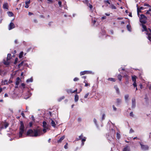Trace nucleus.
<instances>
[{"label": "nucleus", "mask_w": 151, "mask_h": 151, "mask_svg": "<svg viewBox=\"0 0 151 151\" xmlns=\"http://www.w3.org/2000/svg\"><path fill=\"white\" fill-rule=\"evenodd\" d=\"M20 126L19 128V137L22 138V134L24 131V124L22 121L20 122Z\"/></svg>", "instance_id": "nucleus-1"}, {"label": "nucleus", "mask_w": 151, "mask_h": 151, "mask_svg": "<svg viewBox=\"0 0 151 151\" xmlns=\"http://www.w3.org/2000/svg\"><path fill=\"white\" fill-rule=\"evenodd\" d=\"M42 131L41 129L39 128V127H38V128L36 129H34L33 137H36L40 135L42 133Z\"/></svg>", "instance_id": "nucleus-2"}, {"label": "nucleus", "mask_w": 151, "mask_h": 151, "mask_svg": "<svg viewBox=\"0 0 151 151\" xmlns=\"http://www.w3.org/2000/svg\"><path fill=\"white\" fill-rule=\"evenodd\" d=\"M147 18L146 16L143 14H142L140 15L139 21L142 24H145L147 22Z\"/></svg>", "instance_id": "nucleus-3"}, {"label": "nucleus", "mask_w": 151, "mask_h": 151, "mask_svg": "<svg viewBox=\"0 0 151 151\" xmlns=\"http://www.w3.org/2000/svg\"><path fill=\"white\" fill-rule=\"evenodd\" d=\"M11 58V55L10 54H8L7 55V57L6 58V60L5 61L4 60V63L5 65H9L10 64V62L9 61L10 59Z\"/></svg>", "instance_id": "nucleus-4"}, {"label": "nucleus", "mask_w": 151, "mask_h": 151, "mask_svg": "<svg viewBox=\"0 0 151 151\" xmlns=\"http://www.w3.org/2000/svg\"><path fill=\"white\" fill-rule=\"evenodd\" d=\"M139 144L141 145V148L142 150L146 151L149 150V147L148 145H143L140 142H139Z\"/></svg>", "instance_id": "nucleus-5"}, {"label": "nucleus", "mask_w": 151, "mask_h": 151, "mask_svg": "<svg viewBox=\"0 0 151 151\" xmlns=\"http://www.w3.org/2000/svg\"><path fill=\"white\" fill-rule=\"evenodd\" d=\"M33 130L32 129H29L27 132V136L33 137Z\"/></svg>", "instance_id": "nucleus-6"}, {"label": "nucleus", "mask_w": 151, "mask_h": 151, "mask_svg": "<svg viewBox=\"0 0 151 151\" xmlns=\"http://www.w3.org/2000/svg\"><path fill=\"white\" fill-rule=\"evenodd\" d=\"M9 125V124L8 123L5 122H4L3 124L2 125V126L1 127V129H6L8 127Z\"/></svg>", "instance_id": "nucleus-7"}, {"label": "nucleus", "mask_w": 151, "mask_h": 151, "mask_svg": "<svg viewBox=\"0 0 151 151\" xmlns=\"http://www.w3.org/2000/svg\"><path fill=\"white\" fill-rule=\"evenodd\" d=\"M15 27V25L14 24L11 22L9 24V29L10 30Z\"/></svg>", "instance_id": "nucleus-8"}, {"label": "nucleus", "mask_w": 151, "mask_h": 151, "mask_svg": "<svg viewBox=\"0 0 151 151\" xmlns=\"http://www.w3.org/2000/svg\"><path fill=\"white\" fill-rule=\"evenodd\" d=\"M123 151H130V147L128 145L126 146L123 148Z\"/></svg>", "instance_id": "nucleus-9"}, {"label": "nucleus", "mask_w": 151, "mask_h": 151, "mask_svg": "<svg viewBox=\"0 0 151 151\" xmlns=\"http://www.w3.org/2000/svg\"><path fill=\"white\" fill-rule=\"evenodd\" d=\"M42 126L44 128L48 129V127L47 125V123L46 122L44 121L42 122Z\"/></svg>", "instance_id": "nucleus-10"}, {"label": "nucleus", "mask_w": 151, "mask_h": 151, "mask_svg": "<svg viewBox=\"0 0 151 151\" xmlns=\"http://www.w3.org/2000/svg\"><path fill=\"white\" fill-rule=\"evenodd\" d=\"M132 107L134 108L135 107L136 105V100L134 98H133L132 99Z\"/></svg>", "instance_id": "nucleus-11"}, {"label": "nucleus", "mask_w": 151, "mask_h": 151, "mask_svg": "<svg viewBox=\"0 0 151 151\" xmlns=\"http://www.w3.org/2000/svg\"><path fill=\"white\" fill-rule=\"evenodd\" d=\"M21 81L19 77H18L17 78L16 81V85L18 86L19 83V82Z\"/></svg>", "instance_id": "nucleus-12"}, {"label": "nucleus", "mask_w": 151, "mask_h": 151, "mask_svg": "<svg viewBox=\"0 0 151 151\" xmlns=\"http://www.w3.org/2000/svg\"><path fill=\"white\" fill-rule=\"evenodd\" d=\"M3 8L4 9H8V4L7 3H4L3 4Z\"/></svg>", "instance_id": "nucleus-13"}, {"label": "nucleus", "mask_w": 151, "mask_h": 151, "mask_svg": "<svg viewBox=\"0 0 151 151\" xmlns=\"http://www.w3.org/2000/svg\"><path fill=\"white\" fill-rule=\"evenodd\" d=\"M144 24H142V27L143 28V29H142V31H147V28L146 26Z\"/></svg>", "instance_id": "nucleus-14"}, {"label": "nucleus", "mask_w": 151, "mask_h": 151, "mask_svg": "<svg viewBox=\"0 0 151 151\" xmlns=\"http://www.w3.org/2000/svg\"><path fill=\"white\" fill-rule=\"evenodd\" d=\"M65 136H63L61 137L59 139L58 141V143H60L62 141V140L65 138Z\"/></svg>", "instance_id": "nucleus-15"}, {"label": "nucleus", "mask_w": 151, "mask_h": 151, "mask_svg": "<svg viewBox=\"0 0 151 151\" xmlns=\"http://www.w3.org/2000/svg\"><path fill=\"white\" fill-rule=\"evenodd\" d=\"M84 137H83V134H82L81 135L79 136L78 137V138H76V140L78 141L80 139H82Z\"/></svg>", "instance_id": "nucleus-16"}, {"label": "nucleus", "mask_w": 151, "mask_h": 151, "mask_svg": "<svg viewBox=\"0 0 151 151\" xmlns=\"http://www.w3.org/2000/svg\"><path fill=\"white\" fill-rule=\"evenodd\" d=\"M79 96H78L77 94H76L75 96V101L76 102H77L78 100Z\"/></svg>", "instance_id": "nucleus-17"}, {"label": "nucleus", "mask_w": 151, "mask_h": 151, "mask_svg": "<svg viewBox=\"0 0 151 151\" xmlns=\"http://www.w3.org/2000/svg\"><path fill=\"white\" fill-rule=\"evenodd\" d=\"M136 78L137 77L135 76H132V79L134 82H136Z\"/></svg>", "instance_id": "nucleus-18"}, {"label": "nucleus", "mask_w": 151, "mask_h": 151, "mask_svg": "<svg viewBox=\"0 0 151 151\" xmlns=\"http://www.w3.org/2000/svg\"><path fill=\"white\" fill-rule=\"evenodd\" d=\"M114 88L115 89L117 93L118 94H119V89L117 87V86H114Z\"/></svg>", "instance_id": "nucleus-19"}, {"label": "nucleus", "mask_w": 151, "mask_h": 151, "mask_svg": "<svg viewBox=\"0 0 151 151\" xmlns=\"http://www.w3.org/2000/svg\"><path fill=\"white\" fill-rule=\"evenodd\" d=\"M121 102V99H116V103L117 105H119Z\"/></svg>", "instance_id": "nucleus-20"}, {"label": "nucleus", "mask_w": 151, "mask_h": 151, "mask_svg": "<svg viewBox=\"0 0 151 151\" xmlns=\"http://www.w3.org/2000/svg\"><path fill=\"white\" fill-rule=\"evenodd\" d=\"M30 3V1H26L25 2V7L27 8L29 7L28 4Z\"/></svg>", "instance_id": "nucleus-21"}, {"label": "nucleus", "mask_w": 151, "mask_h": 151, "mask_svg": "<svg viewBox=\"0 0 151 151\" xmlns=\"http://www.w3.org/2000/svg\"><path fill=\"white\" fill-rule=\"evenodd\" d=\"M51 124L52 127H55L56 124H55V122L53 120H52L51 122Z\"/></svg>", "instance_id": "nucleus-22"}, {"label": "nucleus", "mask_w": 151, "mask_h": 151, "mask_svg": "<svg viewBox=\"0 0 151 151\" xmlns=\"http://www.w3.org/2000/svg\"><path fill=\"white\" fill-rule=\"evenodd\" d=\"M7 13L8 15L10 17H12L14 15V14L12 12H8Z\"/></svg>", "instance_id": "nucleus-23"}, {"label": "nucleus", "mask_w": 151, "mask_h": 151, "mask_svg": "<svg viewBox=\"0 0 151 151\" xmlns=\"http://www.w3.org/2000/svg\"><path fill=\"white\" fill-rule=\"evenodd\" d=\"M127 28L129 31H131V27L130 25H127Z\"/></svg>", "instance_id": "nucleus-24"}, {"label": "nucleus", "mask_w": 151, "mask_h": 151, "mask_svg": "<svg viewBox=\"0 0 151 151\" xmlns=\"http://www.w3.org/2000/svg\"><path fill=\"white\" fill-rule=\"evenodd\" d=\"M23 53V52L22 51L20 52L19 55V58H21L22 57Z\"/></svg>", "instance_id": "nucleus-25"}, {"label": "nucleus", "mask_w": 151, "mask_h": 151, "mask_svg": "<svg viewBox=\"0 0 151 151\" xmlns=\"http://www.w3.org/2000/svg\"><path fill=\"white\" fill-rule=\"evenodd\" d=\"M108 81H112L113 82H115L116 81L115 79L113 78H108Z\"/></svg>", "instance_id": "nucleus-26"}, {"label": "nucleus", "mask_w": 151, "mask_h": 151, "mask_svg": "<svg viewBox=\"0 0 151 151\" xmlns=\"http://www.w3.org/2000/svg\"><path fill=\"white\" fill-rule=\"evenodd\" d=\"M88 73L87 71H83L81 72L80 73V74L81 75H84L86 73Z\"/></svg>", "instance_id": "nucleus-27"}, {"label": "nucleus", "mask_w": 151, "mask_h": 151, "mask_svg": "<svg viewBox=\"0 0 151 151\" xmlns=\"http://www.w3.org/2000/svg\"><path fill=\"white\" fill-rule=\"evenodd\" d=\"M86 138L85 137H84L82 139V144L83 145H84V143L83 142L86 141Z\"/></svg>", "instance_id": "nucleus-28"}, {"label": "nucleus", "mask_w": 151, "mask_h": 151, "mask_svg": "<svg viewBox=\"0 0 151 151\" xmlns=\"http://www.w3.org/2000/svg\"><path fill=\"white\" fill-rule=\"evenodd\" d=\"M105 114H103L102 116V117L101 119V121H102L104 120L105 118Z\"/></svg>", "instance_id": "nucleus-29"}, {"label": "nucleus", "mask_w": 151, "mask_h": 151, "mask_svg": "<svg viewBox=\"0 0 151 151\" xmlns=\"http://www.w3.org/2000/svg\"><path fill=\"white\" fill-rule=\"evenodd\" d=\"M116 137L118 139H119L121 137V136L119 133L118 132L117 133Z\"/></svg>", "instance_id": "nucleus-30"}, {"label": "nucleus", "mask_w": 151, "mask_h": 151, "mask_svg": "<svg viewBox=\"0 0 151 151\" xmlns=\"http://www.w3.org/2000/svg\"><path fill=\"white\" fill-rule=\"evenodd\" d=\"M128 117L132 118L134 117L133 114H129V115H128L127 116Z\"/></svg>", "instance_id": "nucleus-31"}, {"label": "nucleus", "mask_w": 151, "mask_h": 151, "mask_svg": "<svg viewBox=\"0 0 151 151\" xmlns=\"http://www.w3.org/2000/svg\"><path fill=\"white\" fill-rule=\"evenodd\" d=\"M33 81V79L32 78H31L30 79H28L27 80V82H32Z\"/></svg>", "instance_id": "nucleus-32"}, {"label": "nucleus", "mask_w": 151, "mask_h": 151, "mask_svg": "<svg viewBox=\"0 0 151 151\" xmlns=\"http://www.w3.org/2000/svg\"><path fill=\"white\" fill-rule=\"evenodd\" d=\"M118 78L120 81H121L122 78V76L120 75H118L117 76Z\"/></svg>", "instance_id": "nucleus-33"}, {"label": "nucleus", "mask_w": 151, "mask_h": 151, "mask_svg": "<svg viewBox=\"0 0 151 151\" xmlns=\"http://www.w3.org/2000/svg\"><path fill=\"white\" fill-rule=\"evenodd\" d=\"M129 97V95L128 94L126 95L124 97L126 101L127 100Z\"/></svg>", "instance_id": "nucleus-34"}, {"label": "nucleus", "mask_w": 151, "mask_h": 151, "mask_svg": "<svg viewBox=\"0 0 151 151\" xmlns=\"http://www.w3.org/2000/svg\"><path fill=\"white\" fill-rule=\"evenodd\" d=\"M23 63H24V62L23 61H22L20 63H19L18 65V67H19V68H20V67H21V66H22L23 64Z\"/></svg>", "instance_id": "nucleus-35"}, {"label": "nucleus", "mask_w": 151, "mask_h": 151, "mask_svg": "<svg viewBox=\"0 0 151 151\" xmlns=\"http://www.w3.org/2000/svg\"><path fill=\"white\" fill-rule=\"evenodd\" d=\"M67 91L68 93H73V91L71 89H68L67 90Z\"/></svg>", "instance_id": "nucleus-36"}, {"label": "nucleus", "mask_w": 151, "mask_h": 151, "mask_svg": "<svg viewBox=\"0 0 151 151\" xmlns=\"http://www.w3.org/2000/svg\"><path fill=\"white\" fill-rule=\"evenodd\" d=\"M4 85L8 84H9V82L7 80H5L4 81Z\"/></svg>", "instance_id": "nucleus-37"}, {"label": "nucleus", "mask_w": 151, "mask_h": 151, "mask_svg": "<svg viewBox=\"0 0 151 151\" xmlns=\"http://www.w3.org/2000/svg\"><path fill=\"white\" fill-rule=\"evenodd\" d=\"M111 8L112 9H116V7L115 6H114V5H113V4H112L111 5Z\"/></svg>", "instance_id": "nucleus-38"}, {"label": "nucleus", "mask_w": 151, "mask_h": 151, "mask_svg": "<svg viewBox=\"0 0 151 151\" xmlns=\"http://www.w3.org/2000/svg\"><path fill=\"white\" fill-rule=\"evenodd\" d=\"M18 58H16L15 59V61L14 62V64H17V61H18Z\"/></svg>", "instance_id": "nucleus-39"}, {"label": "nucleus", "mask_w": 151, "mask_h": 151, "mask_svg": "<svg viewBox=\"0 0 151 151\" xmlns=\"http://www.w3.org/2000/svg\"><path fill=\"white\" fill-rule=\"evenodd\" d=\"M137 12L138 14H139V12H141V10H140L138 7H137Z\"/></svg>", "instance_id": "nucleus-40"}, {"label": "nucleus", "mask_w": 151, "mask_h": 151, "mask_svg": "<svg viewBox=\"0 0 151 151\" xmlns=\"http://www.w3.org/2000/svg\"><path fill=\"white\" fill-rule=\"evenodd\" d=\"M21 86H22L23 88H25V84L24 83H22L21 84Z\"/></svg>", "instance_id": "nucleus-41"}, {"label": "nucleus", "mask_w": 151, "mask_h": 151, "mask_svg": "<svg viewBox=\"0 0 151 151\" xmlns=\"http://www.w3.org/2000/svg\"><path fill=\"white\" fill-rule=\"evenodd\" d=\"M58 4L60 7H61L62 6V2L61 1H59L58 2Z\"/></svg>", "instance_id": "nucleus-42"}, {"label": "nucleus", "mask_w": 151, "mask_h": 151, "mask_svg": "<svg viewBox=\"0 0 151 151\" xmlns=\"http://www.w3.org/2000/svg\"><path fill=\"white\" fill-rule=\"evenodd\" d=\"M133 85L134 87H137V85L136 82H134Z\"/></svg>", "instance_id": "nucleus-43"}, {"label": "nucleus", "mask_w": 151, "mask_h": 151, "mask_svg": "<svg viewBox=\"0 0 151 151\" xmlns=\"http://www.w3.org/2000/svg\"><path fill=\"white\" fill-rule=\"evenodd\" d=\"M104 2L107 3H108L109 4H110V2H111V1H109V0L105 1H104Z\"/></svg>", "instance_id": "nucleus-44"}, {"label": "nucleus", "mask_w": 151, "mask_h": 151, "mask_svg": "<svg viewBox=\"0 0 151 151\" xmlns=\"http://www.w3.org/2000/svg\"><path fill=\"white\" fill-rule=\"evenodd\" d=\"M47 129H46V128H44L42 130V131H43V132L45 133L46 132H47Z\"/></svg>", "instance_id": "nucleus-45"}, {"label": "nucleus", "mask_w": 151, "mask_h": 151, "mask_svg": "<svg viewBox=\"0 0 151 151\" xmlns=\"http://www.w3.org/2000/svg\"><path fill=\"white\" fill-rule=\"evenodd\" d=\"M134 132V131L132 129H131L129 131V133H132Z\"/></svg>", "instance_id": "nucleus-46"}, {"label": "nucleus", "mask_w": 151, "mask_h": 151, "mask_svg": "<svg viewBox=\"0 0 151 151\" xmlns=\"http://www.w3.org/2000/svg\"><path fill=\"white\" fill-rule=\"evenodd\" d=\"M92 20V23H93V25H94L95 24L96 22V20H94L93 21V20Z\"/></svg>", "instance_id": "nucleus-47"}, {"label": "nucleus", "mask_w": 151, "mask_h": 151, "mask_svg": "<svg viewBox=\"0 0 151 151\" xmlns=\"http://www.w3.org/2000/svg\"><path fill=\"white\" fill-rule=\"evenodd\" d=\"M89 94V93H86L85 95V96L84 98H87L88 96V95Z\"/></svg>", "instance_id": "nucleus-48"}, {"label": "nucleus", "mask_w": 151, "mask_h": 151, "mask_svg": "<svg viewBox=\"0 0 151 151\" xmlns=\"http://www.w3.org/2000/svg\"><path fill=\"white\" fill-rule=\"evenodd\" d=\"M89 7L90 8V9H92L93 8V6L92 5L89 4Z\"/></svg>", "instance_id": "nucleus-49"}, {"label": "nucleus", "mask_w": 151, "mask_h": 151, "mask_svg": "<svg viewBox=\"0 0 151 151\" xmlns=\"http://www.w3.org/2000/svg\"><path fill=\"white\" fill-rule=\"evenodd\" d=\"M78 80H79V79H78V78H75L73 79V80L74 81H78Z\"/></svg>", "instance_id": "nucleus-50"}, {"label": "nucleus", "mask_w": 151, "mask_h": 151, "mask_svg": "<svg viewBox=\"0 0 151 151\" xmlns=\"http://www.w3.org/2000/svg\"><path fill=\"white\" fill-rule=\"evenodd\" d=\"M32 125V122L29 123V126L30 127H31Z\"/></svg>", "instance_id": "nucleus-51"}, {"label": "nucleus", "mask_w": 151, "mask_h": 151, "mask_svg": "<svg viewBox=\"0 0 151 151\" xmlns=\"http://www.w3.org/2000/svg\"><path fill=\"white\" fill-rule=\"evenodd\" d=\"M67 146H68V143H66L64 146V148L65 149H67Z\"/></svg>", "instance_id": "nucleus-52"}, {"label": "nucleus", "mask_w": 151, "mask_h": 151, "mask_svg": "<svg viewBox=\"0 0 151 151\" xmlns=\"http://www.w3.org/2000/svg\"><path fill=\"white\" fill-rule=\"evenodd\" d=\"M93 122H94V123L95 124H97V121L96 119H93Z\"/></svg>", "instance_id": "nucleus-53"}, {"label": "nucleus", "mask_w": 151, "mask_h": 151, "mask_svg": "<svg viewBox=\"0 0 151 151\" xmlns=\"http://www.w3.org/2000/svg\"><path fill=\"white\" fill-rule=\"evenodd\" d=\"M78 122H81V118H78Z\"/></svg>", "instance_id": "nucleus-54"}, {"label": "nucleus", "mask_w": 151, "mask_h": 151, "mask_svg": "<svg viewBox=\"0 0 151 151\" xmlns=\"http://www.w3.org/2000/svg\"><path fill=\"white\" fill-rule=\"evenodd\" d=\"M77 89H76V90H75L74 91H73L72 93H74L76 92V94H77Z\"/></svg>", "instance_id": "nucleus-55"}, {"label": "nucleus", "mask_w": 151, "mask_h": 151, "mask_svg": "<svg viewBox=\"0 0 151 151\" xmlns=\"http://www.w3.org/2000/svg\"><path fill=\"white\" fill-rule=\"evenodd\" d=\"M148 38L149 40L150 41V40L151 39V36H148Z\"/></svg>", "instance_id": "nucleus-56"}, {"label": "nucleus", "mask_w": 151, "mask_h": 151, "mask_svg": "<svg viewBox=\"0 0 151 151\" xmlns=\"http://www.w3.org/2000/svg\"><path fill=\"white\" fill-rule=\"evenodd\" d=\"M146 35H147L148 36H151V33L150 32V33H146Z\"/></svg>", "instance_id": "nucleus-57"}, {"label": "nucleus", "mask_w": 151, "mask_h": 151, "mask_svg": "<svg viewBox=\"0 0 151 151\" xmlns=\"http://www.w3.org/2000/svg\"><path fill=\"white\" fill-rule=\"evenodd\" d=\"M113 109H114V110L115 111H116V108L115 107V106H114V105H113Z\"/></svg>", "instance_id": "nucleus-58"}, {"label": "nucleus", "mask_w": 151, "mask_h": 151, "mask_svg": "<svg viewBox=\"0 0 151 151\" xmlns=\"http://www.w3.org/2000/svg\"><path fill=\"white\" fill-rule=\"evenodd\" d=\"M144 6H150L149 5V4H144Z\"/></svg>", "instance_id": "nucleus-59"}, {"label": "nucleus", "mask_w": 151, "mask_h": 151, "mask_svg": "<svg viewBox=\"0 0 151 151\" xmlns=\"http://www.w3.org/2000/svg\"><path fill=\"white\" fill-rule=\"evenodd\" d=\"M123 19V18H122V17H121V18L118 17L117 18V19L118 20H121V19Z\"/></svg>", "instance_id": "nucleus-60"}, {"label": "nucleus", "mask_w": 151, "mask_h": 151, "mask_svg": "<svg viewBox=\"0 0 151 151\" xmlns=\"http://www.w3.org/2000/svg\"><path fill=\"white\" fill-rule=\"evenodd\" d=\"M106 16H104L102 17V19H106Z\"/></svg>", "instance_id": "nucleus-61"}, {"label": "nucleus", "mask_w": 151, "mask_h": 151, "mask_svg": "<svg viewBox=\"0 0 151 151\" xmlns=\"http://www.w3.org/2000/svg\"><path fill=\"white\" fill-rule=\"evenodd\" d=\"M135 139H139V138H137V137H134L133 138V139L134 140Z\"/></svg>", "instance_id": "nucleus-62"}, {"label": "nucleus", "mask_w": 151, "mask_h": 151, "mask_svg": "<svg viewBox=\"0 0 151 151\" xmlns=\"http://www.w3.org/2000/svg\"><path fill=\"white\" fill-rule=\"evenodd\" d=\"M8 95L7 94V93H5L4 95V97H8Z\"/></svg>", "instance_id": "nucleus-63"}, {"label": "nucleus", "mask_w": 151, "mask_h": 151, "mask_svg": "<svg viewBox=\"0 0 151 151\" xmlns=\"http://www.w3.org/2000/svg\"><path fill=\"white\" fill-rule=\"evenodd\" d=\"M33 14L32 13H31V12H29V15H32Z\"/></svg>", "instance_id": "nucleus-64"}]
</instances>
